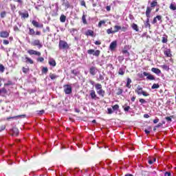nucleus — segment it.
<instances>
[{"label": "nucleus", "instance_id": "f257e3e1", "mask_svg": "<svg viewBox=\"0 0 176 176\" xmlns=\"http://www.w3.org/2000/svg\"><path fill=\"white\" fill-rule=\"evenodd\" d=\"M59 49L67 50L69 49V45H68V43H67L66 41L60 40L59 41Z\"/></svg>", "mask_w": 176, "mask_h": 176}, {"label": "nucleus", "instance_id": "f03ea898", "mask_svg": "<svg viewBox=\"0 0 176 176\" xmlns=\"http://www.w3.org/2000/svg\"><path fill=\"white\" fill-rule=\"evenodd\" d=\"M64 92L65 94H71L72 93V86L69 85H65L63 86Z\"/></svg>", "mask_w": 176, "mask_h": 176}, {"label": "nucleus", "instance_id": "7ed1b4c3", "mask_svg": "<svg viewBox=\"0 0 176 176\" xmlns=\"http://www.w3.org/2000/svg\"><path fill=\"white\" fill-rule=\"evenodd\" d=\"M143 75L144 76H147V79L148 80H155V77L153 75L150 74L149 73H146V72H143Z\"/></svg>", "mask_w": 176, "mask_h": 176}, {"label": "nucleus", "instance_id": "20e7f679", "mask_svg": "<svg viewBox=\"0 0 176 176\" xmlns=\"http://www.w3.org/2000/svg\"><path fill=\"white\" fill-rule=\"evenodd\" d=\"M28 53L30 55L34 54L35 56H41V52L35 51L34 50H30L28 51Z\"/></svg>", "mask_w": 176, "mask_h": 176}, {"label": "nucleus", "instance_id": "39448f33", "mask_svg": "<svg viewBox=\"0 0 176 176\" xmlns=\"http://www.w3.org/2000/svg\"><path fill=\"white\" fill-rule=\"evenodd\" d=\"M135 93H137V94H138V96H141L144 90H142V87H141V86L138 85L137 87V89L135 90Z\"/></svg>", "mask_w": 176, "mask_h": 176}, {"label": "nucleus", "instance_id": "423d86ee", "mask_svg": "<svg viewBox=\"0 0 176 176\" xmlns=\"http://www.w3.org/2000/svg\"><path fill=\"white\" fill-rule=\"evenodd\" d=\"M0 36L1 38H8L9 32L6 31H1L0 32Z\"/></svg>", "mask_w": 176, "mask_h": 176}, {"label": "nucleus", "instance_id": "0eeeda50", "mask_svg": "<svg viewBox=\"0 0 176 176\" xmlns=\"http://www.w3.org/2000/svg\"><path fill=\"white\" fill-rule=\"evenodd\" d=\"M89 73L91 74V75L94 76V75H96V74H97V68H96L94 67H91L89 69Z\"/></svg>", "mask_w": 176, "mask_h": 176}, {"label": "nucleus", "instance_id": "6e6552de", "mask_svg": "<svg viewBox=\"0 0 176 176\" xmlns=\"http://www.w3.org/2000/svg\"><path fill=\"white\" fill-rule=\"evenodd\" d=\"M33 46H38L39 48L42 47V45H41V41L39 40H35L32 43Z\"/></svg>", "mask_w": 176, "mask_h": 176}, {"label": "nucleus", "instance_id": "1a4fd4ad", "mask_svg": "<svg viewBox=\"0 0 176 176\" xmlns=\"http://www.w3.org/2000/svg\"><path fill=\"white\" fill-rule=\"evenodd\" d=\"M32 24L36 28H42V27H43V25L39 24V23H38L36 21H32Z\"/></svg>", "mask_w": 176, "mask_h": 176}, {"label": "nucleus", "instance_id": "9d476101", "mask_svg": "<svg viewBox=\"0 0 176 176\" xmlns=\"http://www.w3.org/2000/svg\"><path fill=\"white\" fill-rule=\"evenodd\" d=\"M97 91V94L101 97H104V96H105V91H104L102 88L98 89V91Z\"/></svg>", "mask_w": 176, "mask_h": 176}, {"label": "nucleus", "instance_id": "9b49d317", "mask_svg": "<svg viewBox=\"0 0 176 176\" xmlns=\"http://www.w3.org/2000/svg\"><path fill=\"white\" fill-rule=\"evenodd\" d=\"M152 72H154V74H156V75H160L162 74V71L160 69L156 68V67H153L151 69Z\"/></svg>", "mask_w": 176, "mask_h": 176}, {"label": "nucleus", "instance_id": "f8f14e48", "mask_svg": "<svg viewBox=\"0 0 176 176\" xmlns=\"http://www.w3.org/2000/svg\"><path fill=\"white\" fill-rule=\"evenodd\" d=\"M50 65H51V67H56V60L52 58H50L49 59V61H48Z\"/></svg>", "mask_w": 176, "mask_h": 176}, {"label": "nucleus", "instance_id": "ddd939ff", "mask_svg": "<svg viewBox=\"0 0 176 176\" xmlns=\"http://www.w3.org/2000/svg\"><path fill=\"white\" fill-rule=\"evenodd\" d=\"M90 96H91V98H92V100H96V98H97V95L96 94V91L91 90Z\"/></svg>", "mask_w": 176, "mask_h": 176}, {"label": "nucleus", "instance_id": "4468645a", "mask_svg": "<svg viewBox=\"0 0 176 176\" xmlns=\"http://www.w3.org/2000/svg\"><path fill=\"white\" fill-rule=\"evenodd\" d=\"M117 43L116 41H113L111 44H110V50H115V49L116 48L117 46Z\"/></svg>", "mask_w": 176, "mask_h": 176}, {"label": "nucleus", "instance_id": "2eb2a0df", "mask_svg": "<svg viewBox=\"0 0 176 176\" xmlns=\"http://www.w3.org/2000/svg\"><path fill=\"white\" fill-rule=\"evenodd\" d=\"M151 12H152V9H151V8L149 7H147L146 11V16L147 19H149V17H151Z\"/></svg>", "mask_w": 176, "mask_h": 176}, {"label": "nucleus", "instance_id": "dca6fc26", "mask_svg": "<svg viewBox=\"0 0 176 176\" xmlns=\"http://www.w3.org/2000/svg\"><path fill=\"white\" fill-rule=\"evenodd\" d=\"M164 53L165 56H166V57H171L172 56L171 51L170 50V49H166Z\"/></svg>", "mask_w": 176, "mask_h": 176}, {"label": "nucleus", "instance_id": "f3484780", "mask_svg": "<svg viewBox=\"0 0 176 176\" xmlns=\"http://www.w3.org/2000/svg\"><path fill=\"white\" fill-rule=\"evenodd\" d=\"M131 80L130 78H128L126 80V87H128V89H131Z\"/></svg>", "mask_w": 176, "mask_h": 176}, {"label": "nucleus", "instance_id": "a211bd4d", "mask_svg": "<svg viewBox=\"0 0 176 176\" xmlns=\"http://www.w3.org/2000/svg\"><path fill=\"white\" fill-rule=\"evenodd\" d=\"M124 72H126V70L123 67H121L118 70V75L123 76L124 75Z\"/></svg>", "mask_w": 176, "mask_h": 176}, {"label": "nucleus", "instance_id": "6ab92c4d", "mask_svg": "<svg viewBox=\"0 0 176 176\" xmlns=\"http://www.w3.org/2000/svg\"><path fill=\"white\" fill-rule=\"evenodd\" d=\"M86 35L87 36H93L94 35V32H93V30H89L86 32Z\"/></svg>", "mask_w": 176, "mask_h": 176}, {"label": "nucleus", "instance_id": "aec40b11", "mask_svg": "<svg viewBox=\"0 0 176 176\" xmlns=\"http://www.w3.org/2000/svg\"><path fill=\"white\" fill-rule=\"evenodd\" d=\"M169 9H170V10H176V3H170L169 6Z\"/></svg>", "mask_w": 176, "mask_h": 176}, {"label": "nucleus", "instance_id": "412c9836", "mask_svg": "<svg viewBox=\"0 0 176 176\" xmlns=\"http://www.w3.org/2000/svg\"><path fill=\"white\" fill-rule=\"evenodd\" d=\"M50 79H52V80H54V79H57V78H58V76L51 73L50 74Z\"/></svg>", "mask_w": 176, "mask_h": 176}, {"label": "nucleus", "instance_id": "4be33fe9", "mask_svg": "<svg viewBox=\"0 0 176 176\" xmlns=\"http://www.w3.org/2000/svg\"><path fill=\"white\" fill-rule=\"evenodd\" d=\"M25 63H30V64H34V60H32V59L26 57L24 60Z\"/></svg>", "mask_w": 176, "mask_h": 176}, {"label": "nucleus", "instance_id": "5701e85b", "mask_svg": "<svg viewBox=\"0 0 176 176\" xmlns=\"http://www.w3.org/2000/svg\"><path fill=\"white\" fill-rule=\"evenodd\" d=\"M65 20H67V16L65 15L62 14L60 17V21L61 23H65Z\"/></svg>", "mask_w": 176, "mask_h": 176}, {"label": "nucleus", "instance_id": "b1692460", "mask_svg": "<svg viewBox=\"0 0 176 176\" xmlns=\"http://www.w3.org/2000/svg\"><path fill=\"white\" fill-rule=\"evenodd\" d=\"M13 135H19V129L17 128L12 129Z\"/></svg>", "mask_w": 176, "mask_h": 176}, {"label": "nucleus", "instance_id": "393cba45", "mask_svg": "<svg viewBox=\"0 0 176 176\" xmlns=\"http://www.w3.org/2000/svg\"><path fill=\"white\" fill-rule=\"evenodd\" d=\"M95 88H96V91H98V90H100V89H102V85H101V84H96L95 85Z\"/></svg>", "mask_w": 176, "mask_h": 176}, {"label": "nucleus", "instance_id": "a878e982", "mask_svg": "<svg viewBox=\"0 0 176 176\" xmlns=\"http://www.w3.org/2000/svg\"><path fill=\"white\" fill-rule=\"evenodd\" d=\"M119 30H122V27L119 26V25H115L114 26V34L118 32V31H119Z\"/></svg>", "mask_w": 176, "mask_h": 176}, {"label": "nucleus", "instance_id": "bb28decb", "mask_svg": "<svg viewBox=\"0 0 176 176\" xmlns=\"http://www.w3.org/2000/svg\"><path fill=\"white\" fill-rule=\"evenodd\" d=\"M29 35H35V31L34 29L29 28Z\"/></svg>", "mask_w": 176, "mask_h": 176}, {"label": "nucleus", "instance_id": "cd10ccee", "mask_svg": "<svg viewBox=\"0 0 176 176\" xmlns=\"http://www.w3.org/2000/svg\"><path fill=\"white\" fill-rule=\"evenodd\" d=\"M101 53V52L98 50L94 51V56H95L96 57H98V56H100V54Z\"/></svg>", "mask_w": 176, "mask_h": 176}, {"label": "nucleus", "instance_id": "c85d7f7f", "mask_svg": "<svg viewBox=\"0 0 176 176\" xmlns=\"http://www.w3.org/2000/svg\"><path fill=\"white\" fill-rule=\"evenodd\" d=\"M132 28H133V30H135V31H137V32L139 31L138 25H137V24H135V23H133Z\"/></svg>", "mask_w": 176, "mask_h": 176}, {"label": "nucleus", "instance_id": "c756f323", "mask_svg": "<svg viewBox=\"0 0 176 176\" xmlns=\"http://www.w3.org/2000/svg\"><path fill=\"white\" fill-rule=\"evenodd\" d=\"M144 24H145L146 28L151 27V24L149 23V18H147L146 21Z\"/></svg>", "mask_w": 176, "mask_h": 176}, {"label": "nucleus", "instance_id": "7c9ffc66", "mask_svg": "<svg viewBox=\"0 0 176 176\" xmlns=\"http://www.w3.org/2000/svg\"><path fill=\"white\" fill-rule=\"evenodd\" d=\"M82 21L83 24H87V21H86V15L83 14L82 16Z\"/></svg>", "mask_w": 176, "mask_h": 176}, {"label": "nucleus", "instance_id": "2f4dec72", "mask_svg": "<svg viewBox=\"0 0 176 176\" xmlns=\"http://www.w3.org/2000/svg\"><path fill=\"white\" fill-rule=\"evenodd\" d=\"M107 33L109 34H115V32H114V30H112V28H111L107 30Z\"/></svg>", "mask_w": 176, "mask_h": 176}, {"label": "nucleus", "instance_id": "473e14b6", "mask_svg": "<svg viewBox=\"0 0 176 176\" xmlns=\"http://www.w3.org/2000/svg\"><path fill=\"white\" fill-rule=\"evenodd\" d=\"M159 87H160V85H159V84H153V86L151 87V89H159Z\"/></svg>", "mask_w": 176, "mask_h": 176}, {"label": "nucleus", "instance_id": "72a5a7b5", "mask_svg": "<svg viewBox=\"0 0 176 176\" xmlns=\"http://www.w3.org/2000/svg\"><path fill=\"white\" fill-rule=\"evenodd\" d=\"M21 16L23 19H27V18H28V13H21Z\"/></svg>", "mask_w": 176, "mask_h": 176}, {"label": "nucleus", "instance_id": "f704fd0d", "mask_svg": "<svg viewBox=\"0 0 176 176\" xmlns=\"http://www.w3.org/2000/svg\"><path fill=\"white\" fill-rule=\"evenodd\" d=\"M162 43H167V36L164 35L162 37Z\"/></svg>", "mask_w": 176, "mask_h": 176}, {"label": "nucleus", "instance_id": "c9c22d12", "mask_svg": "<svg viewBox=\"0 0 176 176\" xmlns=\"http://www.w3.org/2000/svg\"><path fill=\"white\" fill-rule=\"evenodd\" d=\"M113 111H118L119 109V105L115 104L114 106H112Z\"/></svg>", "mask_w": 176, "mask_h": 176}, {"label": "nucleus", "instance_id": "e433bc0d", "mask_svg": "<svg viewBox=\"0 0 176 176\" xmlns=\"http://www.w3.org/2000/svg\"><path fill=\"white\" fill-rule=\"evenodd\" d=\"M0 16H1V19H3L4 17L6 16V12L3 11V12H1Z\"/></svg>", "mask_w": 176, "mask_h": 176}, {"label": "nucleus", "instance_id": "4c0bfd02", "mask_svg": "<svg viewBox=\"0 0 176 176\" xmlns=\"http://www.w3.org/2000/svg\"><path fill=\"white\" fill-rule=\"evenodd\" d=\"M162 68H163V69H165L166 71H168V69H170L168 66H167L166 65H162Z\"/></svg>", "mask_w": 176, "mask_h": 176}, {"label": "nucleus", "instance_id": "58836bf2", "mask_svg": "<svg viewBox=\"0 0 176 176\" xmlns=\"http://www.w3.org/2000/svg\"><path fill=\"white\" fill-rule=\"evenodd\" d=\"M63 5H64V6H65V8H66V9H68V8H69V3L68 1L63 3Z\"/></svg>", "mask_w": 176, "mask_h": 176}, {"label": "nucleus", "instance_id": "ea45409f", "mask_svg": "<svg viewBox=\"0 0 176 176\" xmlns=\"http://www.w3.org/2000/svg\"><path fill=\"white\" fill-rule=\"evenodd\" d=\"M22 71H23V72H24V74H27V72H28L30 71V69L26 68V67H23Z\"/></svg>", "mask_w": 176, "mask_h": 176}, {"label": "nucleus", "instance_id": "a19ab883", "mask_svg": "<svg viewBox=\"0 0 176 176\" xmlns=\"http://www.w3.org/2000/svg\"><path fill=\"white\" fill-rule=\"evenodd\" d=\"M151 5V8H155V6H157V1H153Z\"/></svg>", "mask_w": 176, "mask_h": 176}, {"label": "nucleus", "instance_id": "79ce46f5", "mask_svg": "<svg viewBox=\"0 0 176 176\" xmlns=\"http://www.w3.org/2000/svg\"><path fill=\"white\" fill-rule=\"evenodd\" d=\"M94 52H95L94 50H87L88 54H93L94 55Z\"/></svg>", "mask_w": 176, "mask_h": 176}, {"label": "nucleus", "instance_id": "37998d69", "mask_svg": "<svg viewBox=\"0 0 176 176\" xmlns=\"http://www.w3.org/2000/svg\"><path fill=\"white\" fill-rule=\"evenodd\" d=\"M102 24H105V21H100L98 23V27L100 28V27L102 25Z\"/></svg>", "mask_w": 176, "mask_h": 176}, {"label": "nucleus", "instance_id": "c03bdc74", "mask_svg": "<svg viewBox=\"0 0 176 176\" xmlns=\"http://www.w3.org/2000/svg\"><path fill=\"white\" fill-rule=\"evenodd\" d=\"M5 67L3 65H0V72H4Z\"/></svg>", "mask_w": 176, "mask_h": 176}, {"label": "nucleus", "instance_id": "a18cd8bd", "mask_svg": "<svg viewBox=\"0 0 176 176\" xmlns=\"http://www.w3.org/2000/svg\"><path fill=\"white\" fill-rule=\"evenodd\" d=\"M47 71H48L47 67H43V69H42V72L43 74H47Z\"/></svg>", "mask_w": 176, "mask_h": 176}, {"label": "nucleus", "instance_id": "49530a36", "mask_svg": "<svg viewBox=\"0 0 176 176\" xmlns=\"http://www.w3.org/2000/svg\"><path fill=\"white\" fill-rule=\"evenodd\" d=\"M37 61H40V63H43V61H45V58H43V57H40L37 59Z\"/></svg>", "mask_w": 176, "mask_h": 176}, {"label": "nucleus", "instance_id": "de8ad7c7", "mask_svg": "<svg viewBox=\"0 0 176 176\" xmlns=\"http://www.w3.org/2000/svg\"><path fill=\"white\" fill-rule=\"evenodd\" d=\"M107 111H108V113H109V115L113 113V111L112 109H111V108L107 109Z\"/></svg>", "mask_w": 176, "mask_h": 176}, {"label": "nucleus", "instance_id": "09e8293b", "mask_svg": "<svg viewBox=\"0 0 176 176\" xmlns=\"http://www.w3.org/2000/svg\"><path fill=\"white\" fill-rule=\"evenodd\" d=\"M123 54H126V56H130V53L127 50L122 51Z\"/></svg>", "mask_w": 176, "mask_h": 176}, {"label": "nucleus", "instance_id": "8fccbe9b", "mask_svg": "<svg viewBox=\"0 0 176 176\" xmlns=\"http://www.w3.org/2000/svg\"><path fill=\"white\" fill-rule=\"evenodd\" d=\"M142 96H144V97H148V96H149V94H148L146 91H144L142 93Z\"/></svg>", "mask_w": 176, "mask_h": 176}, {"label": "nucleus", "instance_id": "3c124183", "mask_svg": "<svg viewBox=\"0 0 176 176\" xmlns=\"http://www.w3.org/2000/svg\"><path fill=\"white\" fill-rule=\"evenodd\" d=\"M129 109H130V106H127L124 108V110L125 111V112H129Z\"/></svg>", "mask_w": 176, "mask_h": 176}, {"label": "nucleus", "instance_id": "603ef678", "mask_svg": "<svg viewBox=\"0 0 176 176\" xmlns=\"http://www.w3.org/2000/svg\"><path fill=\"white\" fill-rule=\"evenodd\" d=\"M157 23V18L156 16L153 19V21L152 22L153 24H156Z\"/></svg>", "mask_w": 176, "mask_h": 176}, {"label": "nucleus", "instance_id": "864d4df0", "mask_svg": "<svg viewBox=\"0 0 176 176\" xmlns=\"http://www.w3.org/2000/svg\"><path fill=\"white\" fill-rule=\"evenodd\" d=\"M139 101H140V102H141V104H145V102H146V101L142 98L140 99Z\"/></svg>", "mask_w": 176, "mask_h": 176}, {"label": "nucleus", "instance_id": "5fc2aeb1", "mask_svg": "<svg viewBox=\"0 0 176 176\" xmlns=\"http://www.w3.org/2000/svg\"><path fill=\"white\" fill-rule=\"evenodd\" d=\"M3 45H9V41L3 40Z\"/></svg>", "mask_w": 176, "mask_h": 176}, {"label": "nucleus", "instance_id": "6e6d98bb", "mask_svg": "<svg viewBox=\"0 0 176 176\" xmlns=\"http://www.w3.org/2000/svg\"><path fill=\"white\" fill-rule=\"evenodd\" d=\"M156 19H157V20H158V21H160V20H162V16L157 15V16H156Z\"/></svg>", "mask_w": 176, "mask_h": 176}, {"label": "nucleus", "instance_id": "4d7b16f0", "mask_svg": "<svg viewBox=\"0 0 176 176\" xmlns=\"http://www.w3.org/2000/svg\"><path fill=\"white\" fill-rule=\"evenodd\" d=\"M80 5H81V6H86V2H85V1H82L80 2Z\"/></svg>", "mask_w": 176, "mask_h": 176}, {"label": "nucleus", "instance_id": "13d9d810", "mask_svg": "<svg viewBox=\"0 0 176 176\" xmlns=\"http://www.w3.org/2000/svg\"><path fill=\"white\" fill-rule=\"evenodd\" d=\"M153 123L156 124V123H159V118H156L153 120Z\"/></svg>", "mask_w": 176, "mask_h": 176}, {"label": "nucleus", "instance_id": "bf43d9fd", "mask_svg": "<svg viewBox=\"0 0 176 176\" xmlns=\"http://www.w3.org/2000/svg\"><path fill=\"white\" fill-rule=\"evenodd\" d=\"M99 79H100V80H104V76L100 74Z\"/></svg>", "mask_w": 176, "mask_h": 176}, {"label": "nucleus", "instance_id": "052dcab7", "mask_svg": "<svg viewBox=\"0 0 176 176\" xmlns=\"http://www.w3.org/2000/svg\"><path fill=\"white\" fill-rule=\"evenodd\" d=\"M148 164H153V160H152V158H151V159L148 160Z\"/></svg>", "mask_w": 176, "mask_h": 176}, {"label": "nucleus", "instance_id": "680f3d73", "mask_svg": "<svg viewBox=\"0 0 176 176\" xmlns=\"http://www.w3.org/2000/svg\"><path fill=\"white\" fill-rule=\"evenodd\" d=\"M166 120L168 122H172L171 117H166Z\"/></svg>", "mask_w": 176, "mask_h": 176}, {"label": "nucleus", "instance_id": "e2e57ef3", "mask_svg": "<svg viewBox=\"0 0 176 176\" xmlns=\"http://www.w3.org/2000/svg\"><path fill=\"white\" fill-rule=\"evenodd\" d=\"M43 113H45V111L44 110H41L38 112V115H43Z\"/></svg>", "mask_w": 176, "mask_h": 176}, {"label": "nucleus", "instance_id": "0e129e2a", "mask_svg": "<svg viewBox=\"0 0 176 176\" xmlns=\"http://www.w3.org/2000/svg\"><path fill=\"white\" fill-rule=\"evenodd\" d=\"M165 176H171V173L170 172L165 173Z\"/></svg>", "mask_w": 176, "mask_h": 176}, {"label": "nucleus", "instance_id": "69168bd1", "mask_svg": "<svg viewBox=\"0 0 176 176\" xmlns=\"http://www.w3.org/2000/svg\"><path fill=\"white\" fill-rule=\"evenodd\" d=\"M144 132L146 133V134H149L151 133V131H149L148 129H145Z\"/></svg>", "mask_w": 176, "mask_h": 176}, {"label": "nucleus", "instance_id": "338daca9", "mask_svg": "<svg viewBox=\"0 0 176 176\" xmlns=\"http://www.w3.org/2000/svg\"><path fill=\"white\" fill-rule=\"evenodd\" d=\"M15 2H18L19 3H23V0H14Z\"/></svg>", "mask_w": 176, "mask_h": 176}, {"label": "nucleus", "instance_id": "774afa93", "mask_svg": "<svg viewBox=\"0 0 176 176\" xmlns=\"http://www.w3.org/2000/svg\"><path fill=\"white\" fill-rule=\"evenodd\" d=\"M100 43H101V41H96L95 42V45H100Z\"/></svg>", "mask_w": 176, "mask_h": 176}]
</instances>
